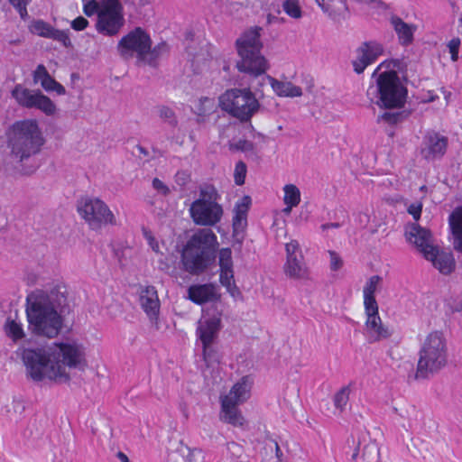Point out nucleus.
I'll use <instances>...</instances> for the list:
<instances>
[{"mask_svg": "<svg viewBox=\"0 0 462 462\" xmlns=\"http://www.w3.org/2000/svg\"><path fill=\"white\" fill-rule=\"evenodd\" d=\"M24 365L34 381L44 378L66 383L69 375L65 367L76 368L84 361L81 346L73 343L55 344L48 348H24L22 353Z\"/></svg>", "mask_w": 462, "mask_h": 462, "instance_id": "f257e3e1", "label": "nucleus"}, {"mask_svg": "<svg viewBox=\"0 0 462 462\" xmlns=\"http://www.w3.org/2000/svg\"><path fill=\"white\" fill-rule=\"evenodd\" d=\"M7 152L3 156V165L12 174L30 175L35 168L30 160L38 155L45 138L36 120H18L10 125L5 132Z\"/></svg>", "mask_w": 462, "mask_h": 462, "instance_id": "f03ea898", "label": "nucleus"}, {"mask_svg": "<svg viewBox=\"0 0 462 462\" xmlns=\"http://www.w3.org/2000/svg\"><path fill=\"white\" fill-rule=\"evenodd\" d=\"M67 304V289L56 284L49 290H36L26 298V315L32 332L55 337L60 331L62 318L60 312Z\"/></svg>", "mask_w": 462, "mask_h": 462, "instance_id": "7ed1b4c3", "label": "nucleus"}, {"mask_svg": "<svg viewBox=\"0 0 462 462\" xmlns=\"http://www.w3.org/2000/svg\"><path fill=\"white\" fill-rule=\"evenodd\" d=\"M262 27L254 26L245 31L236 41V47L239 60L236 68L240 72L248 74L253 78L251 88L255 92H261L262 88L271 80L264 79L270 77L265 72L268 69V61L262 54L263 42L261 41Z\"/></svg>", "mask_w": 462, "mask_h": 462, "instance_id": "20e7f679", "label": "nucleus"}, {"mask_svg": "<svg viewBox=\"0 0 462 462\" xmlns=\"http://www.w3.org/2000/svg\"><path fill=\"white\" fill-rule=\"evenodd\" d=\"M395 68H399L398 60L382 62L372 74V78L377 76L376 85L369 87L366 92L372 103L385 110L401 109L408 96V89L393 69Z\"/></svg>", "mask_w": 462, "mask_h": 462, "instance_id": "39448f33", "label": "nucleus"}, {"mask_svg": "<svg viewBox=\"0 0 462 462\" xmlns=\"http://www.w3.org/2000/svg\"><path fill=\"white\" fill-rule=\"evenodd\" d=\"M216 245L217 236L211 229L197 230L182 249V269L191 275L203 273L215 262Z\"/></svg>", "mask_w": 462, "mask_h": 462, "instance_id": "423d86ee", "label": "nucleus"}, {"mask_svg": "<svg viewBox=\"0 0 462 462\" xmlns=\"http://www.w3.org/2000/svg\"><path fill=\"white\" fill-rule=\"evenodd\" d=\"M447 341L442 332L433 331L423 341L419 352L416 379H427L446 366Z\"/></svg>", "mask_w": 462, "mask_h": 462, "instance_id": "0eeeda50", "label": "nucleus"}, {"mask_svg": "<svg viewBox=\"0 0 462 462\" xmlns=\"http://www.w3.org/2000/svg\"><path fill=\"white\" fill-rule=\"evenodd\" d=\"M221 195L213 184L203 183L199 187V198L189 208L191 219L196 225L214 226L219 223L224 215V209L219 203Z\"/></svg>", "mask_w": 462, "mask_h": 462, "instance_id": "6e6552de", "label": "nucleus"}, {"mask_svg": "<svg viewBox=\"0 0 462 462\" xmlns=\"http://www.w3.org/2000/svg\"><path fill=\"white\" fill-rule=\"evenodd\" d=\"M221 108L241 122L249 121L260 109V103L250 88H232L219 97Z\"/></svg>", "mask_w": 462, "mask_h": 462, "instance_id": "1a4fd4ad", "label": "nucleus"}, {"mask_svg": "<svg viewBox=\"0 0 462 462\" xmlns=\"http://www.w3.org/2000/svg\"><path fill=\"white\" fill-rule=\"evenodd\" d=\"M152 48V40L149 34L141 27H136L126 35L121 38L117 44V50L120 55L125 59L132 57L134 52L141 60H145L147 55L150 56L149 63L157 59L162 51H165L167 45L162 42Z\"/></svg>", "mask_w": 462, "mask_h": 462, "instance_id": "9d476101", "label": "nucleus"}, {"mask_svg": "<svg viewBox=\"0 0 462 462\" xmlns=\"http://www.w3.org/2000/svg\"><path fill=\"white\" fill-rule=\"evenodd\" d=\"M77 211L93 230L106 225H116V220L108 206L100 199L84 196L77 201Z\"/></svg>", "mask_w": 462, "mask_h": 462, "instance_id": "9b49d317", "label": "nucleus"}, {"mask_svg": "<svg viewBox=\"0 0 462 462\" xmlns=\"http://www.w3.org/2000/svg\"><path fill=\"white\" fill-rule=\"evenodd\" d=\"M102 7L97 17L95 29L104 36L118 35L125 24L123 5L119 0H105Z\"/></svg>", "mask_w": 462, "mask_h": 462, "instance_id": "f8f14e48", "label": "nucleus"}, {"mask_svg": "<svg viewBox=\"0 0 462 462\" xmlns=\"http://www.w3.org/2000/svg\"><path fill=\"white\" fill-rule=\"evenodd\" d=\"M221 328V312L206 317L199 320L196 333L202 344L205 361L211 359V345L214 343Z\"/></svg>", "mask_w": 462, "mask_h": 462, "instance_id": "ddd939ff", "label": "nucleus"}, {"mask_svg": "<svg viewBox=\"0 0 462 462\" xmlns=\"http://www.w3.org/2000/svg\"><path fill=\"white\" fill-rule=\"evenodd\" d=\"M404 236L406 240L413 245L423 256H425V252H430V247H434L430 230L417 223H408L405 226Z\"/></svg>", "mask_w": 462, "mask_h": 462, "instance_id": "4468645a", "label": "nucleus"}, {"mask_svg": "<svg viewBox=\"0 0 462 462\" xmlns=\"http://www.w3.org/2000/svg\"><path fill=\"white\" fill-rule=\"evenodd\" d=\"M448 138L435 131H429L424 136L421 154L427 161L440 159L446 153Z\"/></svg>", "mask_w": 462, "mask_h": 462, "instance_id": "2eb2a0df", "label": "nucleus"}, {"mask_svg": "<svg viewBox=\"0 0 462 462\" xmlns=\"http://www.w3.org/2000/svg\"><path fill=\"white\" fill-rule=\"evenodd\" d=\"M357 58L353 60L354 70L360 74L365 69L380 56L383 51V46L375 42H365L357 49Z\"/></svg>", "mask_w": 462, "mask_h": 462, "instance_id": "dca6fc26", "label": "nucleus"}, {"mask_svg": "<svg viewBox=\"0 0 462 462\" xmlns=\"http://www.w3.org/2000/svg\"><path fill=\"white\" fill-rule=\"evenodd\" d=\"M140 304L152 323H156L160 313V300L154 286H145L140 293Z\"/></svg>", "mask_w": 462, "mask_h": 462, "instance_id": "f3484780", "label": "nucleus"}, {"mask_svg": "<svg viewBox=\"0 0 462 462\" xmlns=\"http://www.w3.org/2000/svg\"><path fill=\"white\" fill-rule=\"evenodd\" d=\"M424 257L443 274H449L455 269L456 262L453 254L449 252L439 251L437 246L430 247V252H425Z\"/></svg>", "mask_w": 462, "mask_h": 462, "instance_id": "a211bd4d", "label": "nucleus"}, {"mask_svg": "<svg viewBox=\"0 0 462 462\" xmlns=\"http://www.w3.org/2000/svg\"><path fill=\"white\" fill-rule=\"evenodd\" d=\"M251 202L252 200L249 196H244L235 205V215L232 220L233 233L235 236L243 233L247 226V212L250 208Z\"/></svg>", "mask_w": 462, "mask_h": 462, "instance_id": "6ab92c4d", "label": "nucleus"}, {"mask_svg": "<svg viewBox=\"0 0 462 462\" xmlns=\"http://www.w3.org/2000/svg\"><path fill=\"white\" fill-rule=\"evenodd\" d=\"M189 299L199 305L206 302L217 301L220 295L212 284L192 285L188 290Z\"/></svg>", "mask_w": 462, "mask_h": 462, "instance_id": "aec40b11", "label": "nucleus"}, {"mask_svg": "<svg viewBox=\"0 0 462 462\" xmlns=\"http://www.w3.org/2000/svg\"><path fill=\"white\" fill-rule=\"evenodd\" d=\"M365 328L368 334V341L370 343L389 338L393 334L389 328L383 324L379 316H374L370 319H366Z\"/></svg>", "mask_w": 462, "mask_h": 462, "instance_id": "412c9836", "label": "nucleus"}, {"mask_svg": "<svg viewBox=\"0 0 462 462\" xmlns=\"http://www.w3.org/2000/svg\"><path fill=\"white\" fill-rule=\"evenodd\" d=\"M391 24L393 27L398 36L399 42L402 45L408 46L413 42V34L416 31L415 25L403 22L398 16H392Z\"/></svg>", "mask_w": 462, "mask_h": 462, "instance_id": "4be33fe9", "label": "nucleus"}, {"mask_svg": "<svg viewBox=\"0 0 462 462\" xmlns=\"http://www.w3.org/2000/svg\"><path fill=\"white\" fill-rule=\"evenodd\" d=\"M40 94V90H31L23 88L20 84L16 85L12 90V97L20 106L26 108H33L35 106Z\"/></svg>", "mask_w": 462, "mask_h": 462, "instance_id": "5701e85b", "label": "nucleus"}, {"mask_svg": "<svg viewBox=\"0 0 462 462\" xmlns=\"http://www.w3.org/2000/svg\"><path fill=\"white\" fill-rule=\"evenodd\" d=\"M284 273L291 279H304L307 277V267L303 262L301 253H299L297 257H288L284 264Z\"/></svg>", "mask_w": 462, "mask_h": 462, "instance_id": "b1692460", "label": "nucleus"}, {"mask_svg": "<svg viewBox=\"0 0 462 462\" xmlns=\"http://www.w3.org/2000/svg\"><path fill=\"white\" fill-rule=\"evenodd\" d=\"M237 405L234 402H229V400H221V411L224 413L223 420L236 427L244 426L245 420L237 409Z\"/></svg>", "mask_w": 462, "mask_h": 462, "instance_id": "393cba45", "label": "nucleus"}, {"mask_svg": "<svg viewBox=\"0 0 462 462\" xmlns=\"http://www.w3.org/2000/svg\"><path fill=\"white\" fill-rule=\"evenodd\" d=\"M451 233L454 237V248L462 253V208H457L448 218Z\"/></svg>", "mask_w": 462, "mask_h": 462, "instance_id": "a878e982", "label": "nucleus"}, {"mask_svg": "<svg viewBox=\"0 0 462 462\" xmlns=\"http://www.w3.org/2000/svg\"><path fill=\"white\" fill-rule=\"evenodd\" d=\"M264 79L271 80V87L278 96L296 97L302 95L301 88L291 82L279 81L273 77H265Z\"/></svg>", "mask_w": 462, "mask_h": 462, "instance_id": "bb28decb", "label": "nucleus"}, {"mask_svg": "<svg viewBox=\"0 0 462 462\" xmlns=\"http://www.w3.org/2000/svg\"><path fill=\"white\" fill-rule=\"evenodd\" d=\"M248 387L245 383V378L242 379L241 382L236 383L229 393L226 395L222 400H229V402H234L236 404H239L245 402L248 397Z\"/></svg>", "mask_w": 462, "mask_h": 462, "instance_id": "cd10ccee", "label": "nucleus"}, {"mask_svg": "<svg viewBox=\"0 0 462 462\" xmlns=\"http://www.w3.org/2000/svg\"><path fill=\"white\" fill-rule=\"evenodd\" d=\"M411 112L407 110H388L378 116L377 123H384L389 125H395L408 118Z\"/></svg>", "mask_w": 462, "mask_h": 462, "instance_id": "c85d7f7f", "label": "nucleus"}, {"mask_svg": "<svg viewBox=\"0 0 462 462\" xmlns=\"http://www.w3.org/2000/svg\"><path fill=\"white\" fill-rule=\"evenodd\" d=\"M4 328L6 336L14 342H17L25 337L22 323L11 318H7Z\"/></svg>", "mask_w": 462, "mask_h": 462, "instance_id": "c756f323", "label": "nucleus"}, {"mask_svg": "<svg viewBox=\"0 0 462 462\" xmlns=\"http://www.w3.org/2000/svg\"><path fill=\"white\" fill-rule=\"evenodd\" d=\"M243 447L236 442H228L226 449L222 452V457L219 462H238V458L243 454Z\"/></svg>", "mask_w": 462, "mask_h": 462, "instance_id": "7c9ffc66", "label": "nucleus"}, {"mask_svg": "<svg viewBox=\"0 0 462 462\" xmlns=\"http://www.w3.org/2000/svg\"><path fill=\"white\" fill-rule=\"evenodd\" d=\"M178 451L184 457L185 462H204L205 455L200 448H191L187 445L180 444Z\"/></svg>", "mask_w": 462, "mask_h": 462, "instance_id": "2f4dec72", "label": "nucleus"}, {"mask_svg": "<svg viewBox=\"0 0 462 462\" xmlns=\"http://www.w3.org/2000/svg\"><path fill=\"white\" fill-rule=\"evenodd\" d=\"M317 4L321 7V9L328 13L329 17L333 20H338L339 17H342L343 19L349 17V8L348 5L346 3V0H340V4L342 5V10H339L338 12H335L333 10H330L329 5H325V0H315Z\"/></svg>", "mask_w": 462, "mask_h": 462, "instance_id": "473e14b6", "label": "nucleus"}, {"mask_svg": "<svg viewBox=\"0 0 462 462\" xmlns=\"http://www.w3.org/2000/svg\"><path fill=\"white\" fill-rule=\"evenodd\" d=\"M53 29L54 27L50 23L41 19L33 20L29 25V30L32 33L48 39H50Z\"/></svg>", "mask_w": 462, "mask_h": 462, "instance_id": "72a5a7b5", "label": "nucleus"}, {"mask_svg": "<svg viewBox=\"0 0 462 462\" xmlns=\"http://www.w3.org/2000/svg\"><path fill=\"white\" fill-rule=\"evenodd\" d=\"M284 190V198L283 202L285 205H289L291 207H296L300 202V189L293 184H287L283 188Z\"/></svg>", "mask_w": 462, "mask_h": 462, "instance_id": "f704fd0d", "label": "nucleus"}, {"mask_svg": "<svg viewBox=\"0 0 462 462\" xmlns=\"http://www.w3.org/2000/svg\"><path fill=\"white\" fill-rule=\"evenodd\" d=\"M33 108L41 110L47 116H52L56 112L55 104L51 100L50 97L43 95L42 92L38 97V100L36 101L35 106Z\"/></svg>", "mask_w": 462, "mask_h": 462, "instance_id": "c9c22d12", "label": "nucleus"}, {"mask_svg": "<svg viewBox=\"0 0 462 462\" xmlns=\"http://www.w3.org/2000/svg\"><path fill=\"white\" fill-rule=\"evenodd\" d=\"M362 458L365 462H379L380 452L376 443L370 442L364 446Z\"/></svg>", "mask_w": 462, "mask_h": 462, "instance_id": "e433bc0d", "label": "nucleus"}, {"mask_svg": "<svg viewBox=\"0 0 462 462\" xmlns=\"http://www.w3.org/2000/svg\"><path fill=\"white\" fill-rule=\"evenodd\" d=\"M350 394V387H342L334 396V405L337 409L343 411L346 407Z\"/></svg>", "mask_w": 462, "mask_h": 462, "instance_id": "4c0bfd02", "label": "nucleus"}, {"mask_svg": "<svg viewBox=\"0 0 462 462\" xmlns=\"http://www.w3.org/2000/svg\"><path fill=\"white\" fill-rule=\"evenodd\" d=\"M284 12L294 19H299L302 15V12L297 0H285L282 4Z\"/></svg>", "mask_w": 462, "mask_h": 462, "instance_id": "58836bf2", "label": "nucleus"}, {"mask_svg": "<svg viewBox=\"0 0 462 462\" xmlns=\"http://www.w3.org/2000/svg\"><path fill=\"white\" fill-rule=\"evenodd\" d=\"M84 5H83V12L84 14L91 17L94 14H97V17H98V13H100L101 9L103 8V2L105 0L97 1V0H83Z\"/></svg>", "mask_w": 462, "mask_h": 462, "instance_id": "ea45409f", "label": "nucleus"}, {"mask_svg": "<svg viewBox=\"0 0 462 462\" xmlns=\"http://www.w3.org/2000/svg\"><path fill=\"white\" fill-rule=\"evenodd\" d=\"M158 114L159 116L166 123H168L171 126H176L178 124L176 115L174 111L166 106H158Z\"/></svg>", "mask_w": 462, "mask_h": 462, "instance_id": "a19ab883", "label": "nucleus"}, {"mask_svg": "<svg viewBox=\"0 0 462 462\" xmlns=\"http://www.w3.org/2000/svg\"><path fill=\"white\" fill-rule=\"evenodd\" d=\"M229 149L231 151L251 152V155H256V153L254 152V144L252 142L245 139H240L236 143H231L229 144Z\"/></svg>", "mask_w": 462, "mask_h": 462, "instance_id": "79ce46f5", "label": "nucleus"}, {"mask_svg": "<svg viewBox=\"0 0 462 462\" xmlns=\"http://www.w3.org/2000/svg\"><path fill=\"white\" fill-rule=\"evenodd\" d=\"M220 270L233 269L232 251L230 248H222L219 251Z\"/></svg>", "mask_w": 462, "mask_h": 462, "instance_id": "37998d69", "label": "nucleus"}, {"mask_svg": "<svg viewBox=\"0 0 462 462\" xmlns=\"http://www.w3.org/2000/svg\"><path fill=\"white\" fill-rule=\"evenodd\" d=\"M364 305L366 319H370L374 316H379L378 304L374 296H364Z\"/></svg>", "mask_w": 462, "mask_h": 462, "instance_id": "c03bdc74", "label": "nucleus"}, {"mask_svg": "<svg viewBox=\"0 0 462 462\" xmlns=\"http://www.w3.org/2000/svg\"><path fill=\"white\" fill-rule=\"evenodd\" d=\"M246 172H247L246 164L242 161H239L238 162H236V167H235V171H234V179H235V183L236 185L240 186L245 183Z\"/></svg>", "mask_w": 462, "mask_h": 462, "instance_id": "a18cd8bd", "label": "nucleus"}, {"mask_svg": "<svg viewBox=\"0 0 462 462\" xmlns=\"http://www.w3.org/2000/svg\"><path fill=\"white\" fill-rule=\"evenodd\" d=\"M382 282V277L379 275L371 276L364 287V296H374L377 286Z\"/></svg>", "mask_w": 462, "mask_h": 462, "instance_id": "49530a36", "label": "nucleus"}, {"mask_svg": "<svg viewBox=\"0 0 462 462\" xmlns=\"http://www.w3.org/2000/svg\"><path fill=\"white\" fill-rule=\"evenodd\" d=\"M50 39L60 42L66 48L71 46V41L69 39V33L65 31H60L59 29H53L51 35H50Z\"/></svg>", "mask_w": 462, "mask_h": 462, "instance_id": "de8ad7c7", "label": "nucleus"}, {"mask_svg": "<svg viewBox=\"0 0 462 462\" xmlns=\"http://www.w3.org/2000/svg\"><path fill=\"white\" fill-rule=\"evenodd\" d=\"M219 281L224 287H230V284L235 282L233 269L220 270Z\"/></svg>", "mask_w": 462, "mask_h": 462, "instance_id": "09e8293b", "label": "nucleus"}, {"mask_svg": "<svg viewBox=\"0 0 462 462\" xmlns=\"http://www.w3.org/2000/svg\"><path fill=\"white\" fill-rule=\"evenodd\" d=\"M459 46H460V39L459 38H453L451 41H449V42L448 44L449 52L451 54V60L453 61H456L458 59Z\"/></svg>", "mask_w": 462, "mask_h": 462, "instance_id": "8fccbe9b", "label": "nucleus"}, {"mask_svg": "<svg viewBox=\"0 0 462 462\" xmlns=\"http://www.w3.org/2000/svg\"><path fill=\"white\" fill-rule=\"evenodd\" d=\"M285 249L287 253V258L291 256L297 257L299 256V253H301L300 249V245L296 240H291L290 243H287L285 245Z\"/></svg>", "mask_w": 462, "mask_h": 462, "instance_id": "3c124183", "label": "nucleus"}, {"mask_svg": "<svg viewBox=\"0 0 462 462\" xmlns=\"http://www.w3.org/2000/svg\"><path fill=\"white\" fill-rule=\"evenodd\" d=\"M143 234L144 238L147 240L149 245L152 249V251H154L155 253H159V251H160L159 243L156 241V239L152 236V232L146 228H143Z\"/></svg>", "mask_w": 462, "mask_h": 462, "instance_id": "603ef678", "label": "nucleus"}, {"mask_svg": "<svg viewBox=\"0 0 462 462\" xmlns=\"http://www.w3.org/2000/svg\"><path fill=\"white\" fill-rule=\"evenodd\" d=\"M49 76L50 74L46 69L45 66L40 64L37 66L36 69L33 72V80L34 82L40 81L42 83V80L47 79Z\"/></svg>", "mask_w": 462, "mask_h": 462, "instance_id": "864d4df0", "label": "nucleus"}, {"mask_svg": "<svg viewBox=\"0 0 462 462\" xmlns=\"http://www.w3.org/2000/svg\"><path fill=\"white\" fill-rule=\"evenodd\" d=\"M330 256V269L332 271H337L343 266V261L341 257L334 251H329Z\"/></svg>", "mask_w": 462, "mask_h": 462, "instance_id": "5fc2aeb1", "label": "nucleus"}, {"mask_svg": "<svg viewBox=\"0 0 462 462\" xmlns=\"http://www.w3.org/2000/svg\"><path fill=\"white\" fill-rule=\"evenodd\" d=\"M190 181V175L186 171H179L175 174V182L180 186L184 187Z\"/></svg>", "mask_w": 462, "mask_h": 462, "instance_id": "6e6d98bb", "label": "nucleus"}, {"mask_svg": "<svg viewBox=\"0 0 462 462\" xmlns=\"http://www.w3.org/2000/svg\"><path fill=\"white\" fill-rule=\"evenodd\" d=\"M152 188L163 196H167L171 190L160 179L154 178L152 182Z\"/></svg>", "mask_w": 462, "mask_h": 462, "instance_id": "4d7b16f0", "label": "nucleus"}, {"mask_svg": "<svg viewBox=\"0 0 462 462\" xmlns=\"http://www.w3.org/2000/svg\"><path fill=\"white\" fill-rule=\"evenodd\" d=\"M88 21L83 16H79L71 22V28L75 31H82L88 26Z\"/></svg>", "mask_w": 462, "mask_h": 462, "instance_id": "13d9d810", "label": "nucleus"}, {"mask_svg": "<svg viewBox=\"0 0 462 462\" xmlns=\"http://www.w3.org/2000/svg\"><path fill=\"white\" fill-rule=\"evenodd\" d=\"M422 210L421 203H412L408 208V212L411 214L413 218L417 221L420 219Z\"/></svg>", "mask_w": 462, "mask_h": 462, "instance_id": "bf43d9fd", "label": "nucleus"}, {"mask_svg": "<svg viewBox=\"0 0 462 462\" xmlns=\"http://www.w3.org/2000/svg\"><path fill=\"white\" fill-rule=\"evenodd\" d=\"M8 2L17 10L24 12L27 14L26 5L28 4L27 0H8Z\"/></svg>", "mask_w": 462, "mask_h": 462, "instance_id": "052dcab7", "label": "nucleus"}, {"mask_svg": "<svg viewBox=\"0 0 462 462\" xmlns=\"http://www.w3.org/2000/svg\"><path fill=\"white\" fill-rule=\"evenodd\" d=\"M56 82L57 81L50 75L47 79L42 80L41 85L46 91H51Z\"/></svg>", "mask_w": 462, "mask_h": 462, "instance_id": "680f3d73", "label": "nucleus"}, {"mask_svg": "<svg viewBox=\"0 0 462 462\" xmlns=\"http://www.w3.org/2000/svg\"><path fill=\"white\" fill-rule=\"evenodd\" d=\"M227 291L231 294V296L236 297L240 294V291L238 287L236 285L235 282L230 284V287H226Z\"/></svg>", "mask_w": 462, "mask_h": 462, "instance_id": "e2e57ef3", "label": "nucleus"}, {"mask_svg": "<svg viewBox=\"0 0 462 462\" xmlns=\"http://www.w3.org/2000/svg\"><path fill=\"white\" fill-rule=\"evenodd\" d=\"M51 91L57 92L58 95H65L66 94L65 88L58 81L55 83L54 87H52Z\"/></svg>", "mask_w": 462, "mask_h": 462, "instance_id": "0e129e2a", "label": "nucleus"}, {"mask_svg": "<svg viewBox=\"0 0 462 462\" xmlns=\"http://www.w3.org/2000/svg\"><path fill=\"white\" fill-rule=\"evenodd\" d=\"M340 224L339 223H326V224H323L321 225V229L323 231L328 229V228H338L340 227Z\"/></svg>", "mask_w": 462, "mask_h": 462, "instance_id": "69168bd1", "label": "nucleus"}, {"mask_svg": "<svg viewBox=\"0 0 462 462\" xmlns=\"http://www.w3.org/2000/svg\"><path fill=\"white\" fill-rule=\"evenodd\" d=\"M116 457L121 462H130L128 457L122 451H118Z\"/></svg>", "mask_w": 462, "mask_h": 462, "instance_id": "338daca9", "label": "nucleus"}, {"mask_svg": "<svg viewBox=\"0 0 462 462\" xmlns=\"http://www.w3.org/2000/svg\"><path fill=\"white\" fill-rule=\"evenodd\" d=\"M136 148L139 151V152L141 154H143V156H147L149 154L148 151L144 147H143L142 145L138 144V145H136Z\"/></svg>", "mask_w": 462, "mask_h": 462, "instance_id": "774afa93", "label": "nucleus"}]
</instances>
